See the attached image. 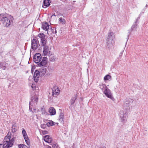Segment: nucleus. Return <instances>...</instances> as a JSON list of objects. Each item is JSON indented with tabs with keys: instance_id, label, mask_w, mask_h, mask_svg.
Segmentation results:
<instances>
[{
	"instance_id": "f257e3e1",
	"label": "nucleus",
	"mask_w": 148,
	"mask_h": 148,
	"mask_svg": "<svg viewBox=\"0 0 148 148\" xmlns=\"http://www.w3.org/2000/svg\"><path fill=\"white\" fill-rule=\"evenodd\" d=\"M0 20L4 26L8 27L13 23V17L7 14H0Z\"/></svg>"
},
{
	"instance_id": "f03ea898",
	"label": "nucleus",
	"mask_w": 148,
	"mask_h": 148,
	"mask_svg": "<svg viewBox=\"0 0 148 148\" xmlns=\"http://www.w3.org/2000/svg\"><path fill=\"white\" fill-rule=\"evenodd\" d=\"M130 100L128 99L125 102L124 105L125 107H126V110H124L121 111L119 116L121 121L123 123H125L127 120V109L129 108L130 105Z\"/></svg>"
},
{
	"instance_id": "7ed1b4c3",
	"label": "nucleus",
	"mask_w": 148,
	"mask_h": 148,
	"mask_svg": "<svg viewBox=\"0 0 148 148\" xmlns=\"http://www.w3.org/2000/svg\"><path fill=\"white\" fill-rule=\"evenodd\" d=\"M114 34L112 32H110L108 34L106 39V46L109 49H112L114 43V39L115 38Z\"/></svg>"
},
{
	"instance_id": "20e7f679",
	"label": "nucleus",
	"mask_w": 148,
	"mask_h": 148,
	"mask_svg": "<svg viewBox=\"0 0 148 148\" xmlns=\"http://www.w3.org/2000/svg\"><path fill=\"white\" fill-rule=\"evenodd\" d=\"M8 135L5 136L3 140V147L5 148H8L12 147L13 145L12 142L10 140V136L9 135Z\"/></svg>"
},
{
	"instance_id": "39448f33",
	"label": "nucleus",
	"mask_w": 148,
	"mask_h": 148,
	"mask_svg": "<svg viewBox=\"0 0 148 148\" xmlns=\"http://www.w3.org/2000/svg\"><path fill=\"white\" fill-rule=\"evenodd\" d=\"M39 44V41L38 38L35 37L31 41V49L33 50H35L38 48V44Z\"/></svg>"
},
{
	"instance_id": "423d86ee",
	"label": "nucleus",
	"mask_w": 148,
	"mask_h": 148,
	"mask_svg": "<svg viewBox=\"0 0 148 148\" xmlns=\"http://www.w3.org/2000/svg\"><path fill=\"white\" fill-rule=\"evenodd\" d=\"M38 37L40 39V43L41 46H46V44L47 42V39L45 38V35L43 33H40L38 35Z\"/></svg>"
},
{
	"instance_id": "0eeeda50",
	"label": "nucleus",
	"mask_w": 148,
	"mask_h": 148,
	"mask_svg": "<svg viewBox=\"0 0 148 148\" xmlns=\"http://www.w3.org/2000/svg\"><path fill=\"white\" fill-rule=\"evenodd\" d=\"M52 95L54 97H56L59 95L60 92V90L59 88L57 86H54L52 88Z\"/></svg>"
},
{
	"instance_id": "6e6552de",
	"label": "nucleus",
	"mask_w": 148,
	"mask_h": 148,
	"mask_svg": "<svg viewBox=\"0 0 148 148\" xmlns=\"http://www.w3.org/2000/svg\"><path fill=\"white\" fill-rule=\"evenodd\" d=\"M38 100V96L35 95L32 97L31 101L29 102V105L31 106H35L37 104Z\"/></svg>"
},
{
	"instance_id": "1a4fd4ad",
	"label": "nucleus",
	"mask_w": 148,
	"mask_h": 148,
	"mask_svg": "<svg viewBox=\"0 0 148 148\" xmlns=\"http://www.w3.org/2000/svg\"><path fill=\"white\" fill-rule=\"evenodd\" d=\"M103 92L108 98H109L112 100L114 99V98L113 97L111 93V92L110 90L108 88L104 90Z\"/></svg>"
},
{
	"instance_id": "9d476101",
	"label": "nucleus",
	"mask_w": 148,
	"mask_h": 148,
	"mask_svg": "<svg viewBox=\"0 0 148 148\" xmlns=\"http://www.w3.org/2000/svg\"><path fill=\"white\" fill-rule=\"evenodd\" d=\"M41 55L40 53H36L34 56V61L35 63L38 64L41 61Z\"/></svg>"
},
{
	"instance_id": "9b49d317",
	"label": "nucleus",
	"mask_w": 148,
	"mask_h": 148,
	"mask_svg": "<svg viewBox=\"0 0 148 148\" xmlns=\"http://www.w3.org/2000/svg\"><path fill=\"white\" fill-rule=\"evenodd\" d=\"M46 59V57L43 58L41 61L38 63V65L39 66H46L47 64Z\"/></svg>"
},
{
	"instance_id": "f8f14e48",
	"label": "nucleus",
	"mask_w": 148,
	"mask_h": 148,
	"mask_svg": "<svg viewBox=\"0 0 148 148\" xmlns=\"http://www.w3.org/2000/svg\"><path fill=\"white\" fill-rule=\"evenodd\" d=\"M39 76H40V75L39 71L36 70L34 75V78L36 82H37L38 81Z\"/></svg>"
},
{
	"instance_id": "ddd939ff",
	"label": "nucleus",
	"mask_w": 148,
	"mask_h": 148,
	"mask_svg": "<svg viewBox=\"0 0 148 148\" xmlns=\"http://www.w3.org/2000/svg\"><path fill=\"white\" fill-rule=\"evenodd\" d=\"M44 140L45 142L49 143H51L52 141L51 137L49 135L45 136L44 137Z\"/></svg>"
},
{
	"instance_id": "4468645a",
	"label": "nucleus",
	"mask_w": 148,
	"mask_h": 148,
	"mask_svg": "<svg viewBox=\"0 0 148 148\" xmlns=\"http://www.w3.org/2000/svg\"><path fill=\"white\" fill-rule=\"evenodd\" d=\"M50 51H49V47L48 46H43V53L44 56H47Z\"/></svg>"
},
{
	"instance_id": "2eb2a0df",
	"label": "nucleus",
	"mask_w": 148,
	"mask_h": 148,
	"mask_svg": "<svg viewBox=\"0 0 148 148\" xmlns=\"http://www.w3.org/2000/svg\"><path fill=\"white\" fill-rule=\"evenodd\" d=\"M64 114L62 112H60L59 114L58 120L59 121L62 123H64Z\"/></svg>"
},
{
	"instance_id": "dca6fc26",
	"label": "nucleus",
	"mask_w": 148,
	"mask_h": 148,
	"mask_svg": "<svg viewBox=\"0 0 148 148\" xmlns=\"http://www.w3.org/2000/svg\"><path fill=\"white\" fill-rule=\"evenodd\" d=\"M42 28L44 30L47 31L49 28V25L47 22L42 23Z\"/></svg>"
},
{
	"instance_id": "f3484780",
	"label": "nucleus",
	"mask_w": 148,
	"mask_h": 148,
	"mask_svg": "<svg viewBox=\"0 0 148 148\" xmlns=\"http://www.w3.org/2000/svg\"><path fill=\"white\" fill-rule=\"evenodd\" d=\"M50 0H44L42 5V7L45 8L49 6L50 5Z\"/></svg>"
},
{
	"instance_id": "a211bd4d",
	"label": "nucleus",
	"mask_w": 148,
	"mask_h": 148,
	"mask_svg": "<svg viewBox=\"0 0 148 148\" xmlns=\"http://www.w3.org/2000/svg\"><path fill=\"white\" fill-rule=\"evenodd\" d=\"M46 71L47 69L45 68L39 69V72L40 73V76H44L46 73Z\"/></svg>"
},
{
	"instance_id": "6ab92c4d",
	"label": "nucleus",
	"mask_w": 148,
	"mask_h": 148,
	"mask_svg": "<svg viewBox=\"0 0 148 148\" xmlns=\"http://www.w3.org/2000/svg\"><path fill=\"white\" fill-rule=\"evenodd\" d=\"M49 112L51 115H54L56 114V111L55 108L53 107H50L49 109Z\"/></svg>"
},
{
	"instance_id": "aec40b11",
	"label": "nucleus",
	"mask_w": 148,
	"mask_h": 148,
	"mask_svg": "<svg viewBox=\"0 0 148 148\" xmlns=\"http://www.w3.org/2000/svg\"><path fill=\"white\" fill-rule=\"evenodd\" d=\"M77 97L76 95H75L74 97H72L70 100L71 105L73 106L75 103V100L77 99Z\"/></svg>"
},
{
	"instance_id": "412c9836",
	"label": "nucleus",
	"mask_w": 148,
	"mask_h": 148,
	"mask_svg": "<svg viewBox=\"0 0 148 148\" xmlns=\"http://www.w3.org/2000/svg\"><path fill=\"white\" fill-rule=\"evenodd\" d=\"M17 130V125L16 123H14L13 125H12V131L13 133L16 132Z\"/></svg>"
},
{
	"instance_id": "4be33fe9",
	"label": "nucleus",
	"mask_w": 148,
	"mask_h": 148,
	"mask_svg": "<svg viewBox=\"0 0 148 148\" xmlns=\"http://www.w3.org/2000/svg\"><path fill=\"white\" fill-rule=\"evenodd\" d=\"M99 86V88L102 90L103 92L107 88L105 84H100Z\"/></svg>"
},
{
	"instance_id": "5701e85b",
	"label": "nucleus",
	"mask_w": 148,
	"mask_h": 148,
	"mask_svg": "<svg viewBox=\"0 0 148 148\" xmlns=\"http://www.w3.org/2000/svg\"><path fill=\"white\" fill-rule=\"evenodd\" d=\"M137 26V23L135 22L131 27V29L132 31L136 30Z\"/></svg>"
},
{
	"instance_id": "b1692460",
	"label": "nucleus",
	"mask_w": 148,
	"mask_h": 148,
	"mask_svg": "<svg viewBox=\"0 0 148 148\" xmlns=\"http://www.w3.org/2000/svg\"><path fill=\"white\" fill-rule=\"evenodd\" d=\"M104 80H110L111 79V77L109 75H106L104 77Z\"/></svg>"
},
{
	"instance_id": "393cba45",
	"label": "nucleus",
	"mask_w": 148,
	"mask_h": 148,
	"mask_svg": "<svg viewBox=\"0 0 148 148\" xmlns=\"http://www.w3.org/2000/svg\"><path fill=\"white\" fill-rule=\"evenodd\" d=\"M26 143L28 145H30V141L28 138V136L24 138Z\"/></svg>"
},
{
	"instance_id": "a878e982",
	"label": "nucleus",
	"mask_w": 148,
	"mask_h": 148,
	"mask_svg": "<svg viewBox=\"0 0 148 148\" xmlns=\"http://www.w3.org/2000/svg\"><path fill=\"white\" fill-rule=\"evenodd\" d=\"M22 133L24 138L28 137L26 132L24 129H23Z\"/></svg>"
},
{
	"instance_id": "bb28decb",
	"label": "nucleus",
	"mask_w": 148,
	"mask_h": 148,
	"mask_svg": "<svg viewBox=\"0 0 148 148\" xmlns=\"http://www.w3.org/2000/svg\"><path fill=\"white\" fill-rule=\"evenodd\" d=\"M47 125L49 127L51 126L54 125V122L52 121H50L49 122H48L47 123Z\"/></svg>"
},
{
	"instance_id": "cd10ccee",
	"label": "nucleus",
	"mask_w": 148,
	"mask_h": 148,
	"mask_svg": "<svg viewBox=\"0 0 148 148\" xmlns=\"http://www.w3.org/2000/svg\"><path fill=\"white\" fill-rule=\"evenodd\" d=\"M41 111L42 112V114H45L46 113L45 109L44 108L43 106L41 108Z\"/></svg>"
},
{
	"instance_id": "c85d7f7f",
	"label": "nucleus",
	"mask_w": 148,
	"mask_h": 148,
	"mask_svg": "<svg viewBox=\"0 0 148 148\" xmlns=\"http://www.w3.org/2000/svg\"><path fill=\"white\" fill-rule=\"evenodd\" d=\"M59 21H60V23L63 24H64L65 23V20L62 17H60L59 18Z\"/></svg>"
},
{
	"instance_id": "c756f323",
	"label": "nucleus",
	"mask_w": 148,
	"mask_h": 148,
	"mask_svg": "<svg viewBox=\"0 0 148 148\" xmlns=\"http://www.w3.org/2000/svg\"><path fill=\"white\" fill-rule=\"evenodd\" d=\"M5 64H4L3 63H2V64H1V68L3 70H5L6 68V67L5 66Z\"/></svg>"
},
{
	"instance_id": "7c9ffc66",
	"label": "nucleus",
	"mask_w": 148,
	"mask_h": 148,
	"mask_svg": "<svg viewBox=\"0 0 148 148\" xmlns=\"http://www.w3.org/2000/svg\"><path fill=\"white\" fill-rule=\"evenodd\" d=\"M19 148H27V147L24 145H18Z\"/></svg>"
},
{
	"instance_id": "2f4dec72",
	"label": "nucleus",
	"mask_w": 148,
	"mask_h": 148,
	"mask_svg": "<svg viewBox=\"0 0 148 148\" xmlns=\"http://www.w3.org/2000/svg\"><path fill=\"white\" fill-rule=\"evenodd\" d=\"M56 59V58L55 56H52L50 58V60L52 62L54 61Z\"/></svg>"
},
{
	"instance_id": "473e14b6",
	"label": "nucleus",
	"mask_w": 148,
	"mask_h": 148,
	"mask_svg": "<svg viewBox=\"0 0 148 148\" xmlns=\"http://www.w3.org/2000/svg\"><path fill=\"white\" fill-rule=\"evenodd\" d=\"M46 125L47 124H43L41 125V127L42 128L45 129L46 127Z\"/></svg>"
},
{
	"instance_id": "72a5a7b5",
	"label": "nucleus",
	"mask_w": 148,
	"mask_h": 148,
	"mask_svg": "<svg viewBox=\"0 0 148 148\" xmlns=\"http://www.w3.org/2000/svg\"><path fill=\"white\" fill-rule=\"evenodd\" d=\"M16 139V138L13 137L12 138L11 140H10L11 142H12V144H13V143H14V140Z\"/></svg>"
},
{
	"instance_id": "f704fd0d",
	"label": "nucleus",
	"mask_w": 148,
	"mask_h": 148,
	"mask_svg": "<svg viewBox=\"0 0 148 148\" xmlns=\"http://www.w3.org/2000/svg\"><path fill=\"white\" fill-rule=\"evenodd\" d=\"M31 87L33 90H35L36 88V86H35V85L34 84H32L31 86Z\"/></svg>"
},
{
	"instance_id": "c9c22d12",
	"label": "nucleus",
	"mask_w": 148,
	"mask_h": 148,
	"mask_svg": "<svg viewBox=\"0 0 148 148\" xmlns=\"http://www.w3.org/2000/svg\"><path fill=\"white\" fill-rule=\"evenodd\" d=\"M52 147L53 148H58L57 145L56 144H54L52 145Z\"/></svg>"
},
{
	"instance_id": "e433bc0d",
	"label": "nucleus",
	"mask_w": 148,
	"mask_h": 148,
	"mask_svg": "<svg viewBox=\"0 0 148 148\" xmlns=\"http://www.w3.org/2000/svg\"><path fill=\"white\" fill-rule=\"evenodd\" d=\"M47 131H43L42 132V133L43 134H45L47 133Z\"/></svg>"
},
{
	"instance_id": "4c0bfd02",
	"label": "nucleus",
	"mask_w": 148,
	"mask_h": 148,
	"mask_svg": "<svg viewBox=\"0 0 148 148\" xmlns=\"http://www.w3.org/2000/svg\"><path fill=\"white\" fill-rule=\"evenodd\" d=\"M140 17H138L137 18V19L136 21H135V22H136V23H137L138 21V20H139V19H140Z\"/></svg>"
},
{
	"instance_id": "58836bf2",
	"label": "nucleus",
	"mask_w": 148,
	"mask_h": 148,
	"mask_svg": "<svg viewBox=\"0 0 148 148\" xmlns=\"http://www.w3.org/2000/svg\"><path fill=\"white\" fill-rule=\"evenodd\" d=\"M3 146L1 144H0V148H4Z\"/></svg>"
},
{
	"instance_id": "ea45409f",
	"label": "nucleus",
	"mask_w": 148,
	"mask_h": 148,
	"mask_svg": "<svg viewBox=\"0 0 148 148\" xmlns=\"http://www.w3.org/2000/svg\"><path fill=\"white\" fill-rule=\"evenodd\" d=\"M31 106L30 105H29V110L31 111H32V108H31V106Z\"/></svg>"
},
{
	"instance_id": "a19ab883",
	"label": "nucleus",
	"mask_w": 148,
	"mask_h": 148,
	"mask_svg": "<svg viewBox=\"0 0 148 148\" xmlns=\"http://www.w3.org/2000/svg\"><path fill=\"white\" fill-rule=\"evenodd\" d=\"M123 54V52H121L119 56L120 57H121Z\"/></svg>"
},
{
	"instance_id": "79ce46f5",
	"label": "nucleus",
	"mask_w": 148,
	"mask_h": 148,
	"mask_svg": "<svg viewBox=\"0 0 148 148\" xmlns=\"http://www.w3.org/2000/svg\"><path fill=\"white\" fill-rule=\"evenodd\" d=\"M47 148H51V146H50L49 145L47 146Z\"/></svg>"
},
{
	"instance_id": "37998d69",
	"label": "nucleus",
	"mask_w": 148,
	"mask_h": 148,
	"mask_svg": "<svg viewBox=\"0 0 148 148\" xmlns=\"http://www.w3.org/2000/svg\"><path fill=\"white\" fill-rule=\"evenodd\" d=\"M2 64V63H0V68L1 67V64Z\"/></svg>"
},
{
	"instance_id": "c03bdc74",
	"label": "nucleus",
	"mask_w": 148,
	"mask_h": 148,
	"mask_svg": "<svg viewBox=\"0 0 148 148\" xmlns=\"http://www.w3.org/2000/svg\"><path fill=\"white\" fill-rule=\"evenodd\" d=\"M54 16H55V15H52V16H54Z\"/></svg>"
}]
</instances>
